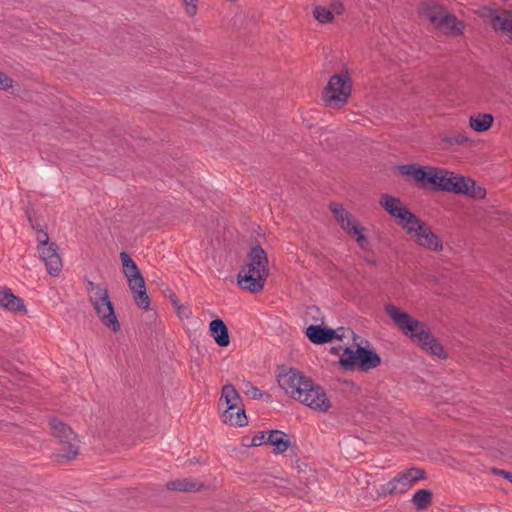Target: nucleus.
Instances as JSON below:
<instances>
[{
    "label": "nucleus",
    "instance_id": "nucleus-1",
    "mask_svg": "<svg viewBox=\"0 0 512 512\" xmlns=\"http://www.w3.org/2000/svg\"><path fill=\"white\" fill-rule=\"evenodd\" d=\"M384 311L405 336L417 342L424 350L438 358L444 359L447 357L442 345L423 322L392 303H386Z\"/></svg>",
    "mask_w": 512,
    "mask_h": 512
},
{
    "label": "nucleus",
    "instance_id": "nucleus-2",
    "mask_svg": "<svg viewBox=\"0 0 512 512\" xmlns=\"http://www.w3.org/2000/svg\"><path fill=\"white\" fill-rule=\"evenodd\" d=\"M380 205L395 219L397 225L401 227L416 244L430 227L428 223L412 213L397 197L383 194L380 198Z\"/></svg>",
    "mask_w": 512,
    "mask_h": 512
},
{
    "label": "nucleus",
    "instance_id": "nucleus-3",
    "mask_svg": "<svg viewBox=\"0 0 512 512\" xmlns=\"http://www.w3.org/2000/svg\"><path fill=\"white\" fill-rule=\"evenodd\" d=\"M431 190L463 194L475 199H482L486 195V190L473 179L437 166L434 168Z\"/></svg>",
    "mask_w": 512,
    "mask_h": 512
},
{
    "label": "nucleus",
    "instance_id": "nucleus-4",
    "mask_svg": "<svg viewBox=\"0 0 512 512\" xmlns=\"http://www.w3.org/2000/svg\"><path fill=\"white\" fill-rule=\"evenodd\" d=\"M87 293L89 301L101 323L112 332H119L121 325L116 316L108 289L88 281Z\"/></svg>",
    "mask_w": 512,
    "mask_h": 512
},
{
    "label": "nucleus",
    "instance_id": "nucleus-5",
    "mask_svg": "<svg viewBox=\"0 0 512 512\" xmlns=\"http://www.w3.org/2000/svg\"><path fill=\"white\" fill-rule=\"evenodd\" d=\"M419 14L445 34L459 35L464 30L463 22L454 15L445 12L444 8L433 0L423 2Z\"/></svg>",
    "mask_w": 512,
    "mask_h": 512
},
{
    "label": "nucleus",
    "instance_id": "nucleus-6",
    "mask_svg": "<svg viewBox=\"0 0 512 512\" xmlns=\"http://www.w3.org/2000/svg\"><path fill=\"white\" fill-rule=\"evenodd\" d=\"M352 92V78L347 70L332 75L323 91V101L333 109L344 107Z\"/></svg>",
    "mask_w": 512,
    "mask_h": 512
},
{
    "label": "nucleus",
    "instance_id": "nucleus-7",
    "mask_svg": "<svg viewBox=\"0 0 512 512\" xmlns=\"http://www.w3.org/2000/svg\"><path fill=\"white\" fill-rule=\"evenodd\" d=\"M123 273L133 293L135 304L144 310L150 308V298L146 292L145 280L135 261L126 252L120 253Z\"/></svg>",
    "mask_w": 512,
    "mask_h": 512
},
{
    "label": "nucleus",
    "instance_id": "nucleus-8",
    "mask_svg": "<svg viewBox=\"0 0 512 512\" xmlns=\"http://www.w3.org/2000/svg\"><path fill=\"white\" fill-rule=\"evenodd\" d=\"M332 350L339 355V361L344 367L359 366L364 370H369L377 367L380 363V357L376 352L359 345L346 348L334 347Z\"/></svg>",
    "mask_w": 512,
    "mask_h": 512
},
{
    "label": "nucleus",
    "instance_id": "nucleus-9",
    "mask_svg": "<svg viewBox=\"0 0 512 512\" xmlns=\"http://www.w3.org/2000/svg\"><path fill=\"white\" fill-rule=\"evenodd\" d=\"M424 477L425 473L421 469L409 468L403 470L386 483L379 485L377 493L382 496L403 494Z\"/></svg>",
    "mask_w": 512,
    "mask_h": 512
},
{
    "label": "nucleus",
    "instance_id": "nucleus-10",
    "mask_svg": "<svg viewBox=\"0 0 512 512\" xmlns=\"http://www.w3.org/2000/svg\"><path fill=\"white\" fill-rule=\"evenodd\" d=\"M277 382L288 397L299 402L313 380L297 369L290 368L277 375Z\"/></svg>",
    "mask_w": 512,
    "mask_h": 512
},
{
    "label": "nucleus",
    "instance_id": "nucleus-11",
    "mask_svg": "<svg viewBox=\"0 0 512 512\" xmlns=\"http://www.w3.org/2000/svg\"><path fill=\"white\" fill-rule=\"evenodd\" d=\"M435 166L418 163L403 164L397 167L399 175L407 182L422 189H431Z\"/></svg>",
    "mask_w": 512,
    "mask_h": 512
},
{
    "label": "nucleus",
    "instance_id": "nucleus-12",
    "mask_svg": "<svg viewBox=\"0 0 512 512\" xmlns=\"http://www.w3.org/2000/svg\"><path fill=\"white\" fill-rule=\"evenodd\" d=\"M226 425L245 427L248 418L239 393L232 385L226 384Z\"/></svg>",
    "mask_w": 512,
    "mask_h": 512
},
{
    "label": "nucleus",
    "instance_id": "nucleus-13",
    "mask_svg": "<svg viewBox=\"0 0 512 512\" xmlns=\"http://www.w3.org/2000/svg\"><path fill=\"white\" fill-rule=\"evenodd\" d=\"M299 403L321 413L328 412L332 407V402L326 391L314 381L307 388Z\"/></svg>",
    "mask_w": 512,
    "mask_h": 512
},
{
    "label": "nucleus",
    "instance_id": "nucleus-14",
    "mask_svg": "<svg viewBox=\"0 0 512 512\" xmlns=\"http://www.w3.org/2000/svg\"><path fill=\"white\" fill-rule=\"evenodd\" d=\"M307 338L314 344H324L333 340H342L353 336V332L348 328L329 329L321 325H310L306 329Z\"/></svg>",
    "mask_w": 512,
    "mask_h": 512
},
{
    "label": "nucleus",
    "instance_id": "nucleus-15",
    "mask_svg": "<svg viewBox=\"0 0 512 512\" xmlns=\"http://www.w3.org/2000/svg\"><path fill=\"white\" fill-rule=\"evenodd\" d=\"M243 268L248 269V273H256L258 278L260 276L266 280L269 274V262L266 252L260 246L252 247Z\"/></svg>",
    "mask_w": 512,
    "mask_h": 512
},
{
    "label": "nucleus",
    "instance_id": "nucleus-16",
    "mask_svg": "<svg viewBox=\"0 0 512 512\" xmlns=\"http://www.w3.org/2000/svg\"><path fill=\"white\" fill-rule=\"evenodd\" d=\"M50 427L54 436L59 438L60 442L68 444L67 453L61 454V458L71 459L78 453V447L72 442L75 439L73 431L63 422L57 419L50 420Z\"/></svg>",
    "mask_w": 512,
    "mask_h": 512
},
{
    "label": "nucleus",
    "instance_id": "nucleus-17",
    "mask_svg": "<svg viewBox=\"0 0 512 512\" xmlns=\"http://www.w3.org/2000/svg\"><path fill=\"white\" fill-rule=\"evenodd\" d=\"M41 260L44 262L47 272L51 276H58L62 271V260L58 253L56 243L37 248Z\"/></svg>",
    "mask_w": 512,
    "mask_h": 512
},
{
    "label": "nucleus",
    "instance_id": "nucleus-18",
    "mask_svg": "<svg viewBox=\"0 0 512 512\" xmlns=\"http://www.w3.org/2000/svg\"><path fill=\"white\" fill-rule=\"evenodd\" d=\"M481 16L485 21L489 22L493 28L504 31L510 38H512V12H499L484 8Z\"/></svg>",
    "mask_w": 512,
    "mask_h": 512
},
{
    "label": "nucleus",
    "instance_id": "nucleus-19",
    "mask_svg": "<svg viewBox=\"0 0 512 512\" xmlns=\"http://www.w3.org/2000/svg\"><path fill=\"white\" fill-rule=\"evenodd\" d=\"M266 280L256 276V273H248V269L241 268L237 276L238 286L245 291L257 294L264 289Z\"/></svg>",
    "mask_w": 512,
    "mask_h": 512
},
{
    "label": "nucleus",
    "instance_id": "nucleus-20",
    "mask_svg": "<svg viewBox=\"0 0 512 512\" xmlns=\"http://www.w3.org/2000/svg\"><path fill=\"white\" fill-rule=\"evenodd\" d=\"M0 307L10 312H26L24 301L6 287L0 289Z\"/></svg>",
    "mask_w": 512,
    "mask_h": 512
},
{
    "label": "nucleus",
    "instance_id": "nucleus-21",
    "mask_svg": "<svg viewBox=\"0 0 512 512\" xmlns=\"http://www.w3.org/2000/svg\"><path fill=\"white\" fill-rule=\"evenodd\" d=\"M267 444L273 448L275 454H282L292 446L291 437L283 431H268Z\"/></svg>",
    "mask_w": 512,
    "mask_h": 512
},
{
    "label": "nucleus",
    "instance_id": "nucleus-22",
    "mask_svg": "<svg viewBox=\"0 0 512 512\" xmlns=\"http://www.w3.org/2000/svg\"><path fill=\"white\" fill-rule=\"evenodd\" d=\"M345 232L351 236L362 251L371 250V240L367 235V229L356 219Z\"/></svg>",
    "mask_w": 512,
    "mask_h": 512
},
{
    "label": "nucleus",
    "instance_id": "nucleus-23",
    "mask_svg": "<svg viewBox=\"0 0 512 512\" xmlns=\"http://www.w3.org/2000/svg\"><path fill=\"white\" fill-rule=\"evenodd\" d=\"M494 122V117L489 113H474L469 117V128L476 133L488 131Z\"/></svg>",
    "mask_w": 512,
    "mask_h": 512
},
{
    "label": "nucleus",
    "instance_id": "nucleus-24",
    "mask_svg": "<svg viewBox=\"0 0 512 512\" xmlns=\"http://www.w3.org/2000/svg\"><path fill=\"white\" fill-rule=\"evenodd\" d=\"M167 489L179 492H195L201 490L204 485L202 482L193 478H183L169 481L166 484Z\"/></svg>",
    "mask_w": 512,
    "mask_h": 512
},
{
    "label": "nucleus",
    "instance_id": "nucleus-25",
    "mask_svg": "<svg viewBox=\"0 0 512 512\" xmlns=\"http://www.w3.org/2000/svg\"><path fill=\"white\" fill-rule=\"evenodd\" d=\"M417 245L433 252H441L443 250V243L438 235H436L432 228L429 227L422 235Z\"/></svg>",
    "mask_w": 512,
    "mask_h": 512
},
{
    "label": "nucleus",
    "instance_id": "nucleus-26",
    "mask_svg": "<svg viewBox=\"0 0 512 512\" xmlns=\"http://www.w3.org/2000/svg\"><path fill=\"white\" fill-rule=\"evenodd\" d=\"M330 210L344 231L356 220V218L339 203L331 204Z\"/></svg>",
    "mask_w": 512,
    "mask_h": 512
},
{
    "label": "nucleus",
    "instance_id": "nucleus-27",
    "mask_svg": "<svg viewBox=\"0 0 512 512\" xmlns=\"http://www.w3.org/2000/svg\"><path fill=\"white\" fill-rule=\"evenodd\" d=\"M411 502L416 510H424L432 502V493L428 489H419L413 494Z\"/></svg>",
    "mask_w": 512,
    "mask_h": 512
},
{
    "label": "nucleus",
    "instance_id": "nucleus-28",
    "mask_svg": "<svg viewBox=\"0 0 512 512\" xmlns=\"http://www.w3.org/2000/svg\"><path fill=\"white\" fill-rule=\"evenodd\" d=\"M209 329L218 345L224 347V321L222 319L213 320L209 325Z\"/></svg>",
    "mask_w": 512,
    "mask_h": 512
},
{
    "label": "nucleus",
    "instance_id": "nucleus-29",
    "mask_svg": "<svg viewBox=\"0 0 512 512\" xmlns=\"http://www.w3.org/2000/svg\"><path fill=\"white\" fill-rule=\"evenodd\" d=\"M441 142L445 147L453 145H468L472 142L470 137L465 133H458L454 136H443Z\"/></svg>",
    "mask_w": 512,
    "mask_h": 512
},
{
    "label": "nucleus",
    "instance_id": "nucleus-30",
    "mask_svg": "<svg viewBox=\"0 0 512 512\" xmlns=\"http://www.w3.org/2000/svg\"><path fill=\"white\" fill-rule=\"evenodd\" d=\"M314 18L321 24H328L333 21V16L327 6L319 5L314 8Z\"/></svg>",
    "mask_w": 512,
    "mask_h": 512
},
{
    "label": "nucleus",
    "instance_id": "nucleus-31",
    "mask_svg": "<svg viewBox=\"0 0 512 512\" xmlns=\"http://www.w3.org/2000/svg\"><path fill=\"white\" fill-rule=\"evenodd\" d=\"M268 432L260 431L256 435H254L251 439V442L247 444L249 447H257L262 444H267Z\"/></svg>",
    "mask_w": 512,
    "mask_h": 512
},
{
    "label": "nucleus",
    "instance_id": "nucleus-32",
    "mask_svg": "<svg viewBox=\"0 0 512 512\" xmlns=\"http://www.w3.org/2000/svg\"><path fill=\"white\" fill-rule=\"evenodd\" d=\"M36 242H37V248L39 246H46V245H49L52 243L49 240V236H48L47 232H45L41 229H38L36 231Z\"/></svg>",
    "mask_w": 512,
    "mask_h": 512
},
{
    "label": "nucleus",
    "instance_id": "nucleus-33",
    "mask_svg": "<svg viewBox=\"0 0 512 512\" xmlns=\"http://www.w3.org/2000/svg\"><path fill=\"white\" fill-rule=\"evenodd\" d=\"M333 16V18L336 15H341L344 12V6L341 2L335 1L332 2L330 5L327 6Z\"/></svg>",
    "mask_w": 512,
    "mask_h": 512
},
{
    "label": "nucleus",
    "instance_id": "nucleus-34",
    "mask_svg": "<svg viewBox=\"0 0 512 512\" xmlns=\"http://www.w3.org/2000/svg\"><path fill=\"white\" fill-rule=\"evenodd\" d=\"M185 5L187 15L194 16L197 12V0H182Z\"/></svg>",
    "mask_w": 512,
    "mask_h": 512
},
{
    "label": "nucleus",
    "instance_id": "nucleus-35",
    "mask_svg": "<svg viewBox=\"0 0 512 512\" xmlns=\"http://www.w3.org/2000/svg\"><path fill=\"white\" fill-rule=\"evenodd\" d=\"M12 86V80L3 72H0V89H7Z\"/></svg>",
    "mask_w": 512,
    "mask_h": 512
},
{
    "label": "nucleus",
    "instance_id": "nucleus-36",
    "mask_svg": "<svg viewBox=\"0 0 512 512\" xmlns=\"http://www.w3.org/2000/svg\"><path fill=\"white\" fill-rule=\"evenodd\" d=\"M246 394L251 397L252 399H259L262 397V392L260 389H258L257 387L255 386H251L249 387V389H247L246 391Z\"/></svg>",
    "mask_w": 512,
    "mask_h": 512
},
{
    "label": "nucleus",
    "instance_id": "nucleus-37",
    "mask_svg": "<svg viewBox=\"0 0 512 512\" xmlns=\"http://www.w3.org/2000/svg\"><path fill=\"white\" fill-rule=\"evenodd\" d=\"M493 472L495 474L503 476L505 479H507L508 481H510L512 483V473L511 472L504 471V470H497V469H494Z\"/></svg>",
    "mask_w": 512,
    "mask_h": 512
},
{
    "label": "nucleus",
    "instance_id": "nucleus-38",
    "mask_svg": "<svg viewBox=\"0 0 512 512\" xmlns=\"http://www.w3.org/2000/svg\"><path fill=\"white\" fill-rule=\"evenodd\" d=\"M316 314H319V309L317 307H309L306 311L307 317H312L313 319H316Z\"/></svg>",
    "mask_w": 512,
    "mask_h": 512
},
{
    "label": "nucleus",
    "instance_id": "nucleus-39",
    "mask_svg": "<svg viewBox=\"0 0 512 512\" xmlns=\"http://www.w3.org/2000/svg\"><path fill=\"white\" fill-rule=\"evenodd\" d=\"M178 314L180 317H189V315L191 314V311L188 307H182V308H178Z\"/></svg>",
    "mask_w": 512,
    "mask_h": 512
},
{
    "label": "nucleus",
    "instance_id": "nucleus-40",
    "mask_svg": "<svg viewBox=\"0 0 512 512\" xmlns=\"http://www.w3.org/2000/svg\"><path fill=\"white\" fill-rule=\"evenodd\" d=\"M223 397H224V387H222V389H221V396H220L219 400L221 401L223 399Z\"/></svg>",
    "mask_w": 512,
    "mask_h": 512
},
{
    "label": "nucleus",
    "instance_id": "nucleus-41",
    "mask_svg": "<svg viewBox=\"0 0 512 512\" xmlns=\"http://www.w3.org/2000/svg\"><path fill=\"white\" fill-rule=\"evenodd\" d=\"M225 343H226V346L229 344V336H228V333L226 332V340H225Z\"/></svg>",
    "mask_w": 512,
    "mask_h": 512
}]
</instances>
